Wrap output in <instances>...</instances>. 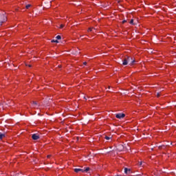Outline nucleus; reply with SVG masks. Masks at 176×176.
<instances>
[{
    "mask_svg": "<svg viewBox=\"0 0 176 176\" xmlns=\"http://www.w3.org/2000/svg\"><path fill=\"white\" fill-rule=\"evenodd\" d=\"M5 21H6V16L4 13H0V25H2V23Z\"/></svg>",
    "mask_w": 176,
    "mask_h": 176,
    "instance_id": "nucleus-1",
    "label": "nucleus"
},
{
    "mask_svg": "<svg viewBox=\"0 0 176 176\" xmlns=\"http://www.w3.org/2000/svg\"><path fill=\"white\" fill-rule=\"evenodd\" d=\"M128 64L129 65H134V63H135V59H133L131 56H126Z\"/></svg>",
    "mask_w": 176,
    "mask_h": 176,
    "instance_id": "nucleus-2",
    "label": "nucleus"
},
{
    "mask_svg": "<svg viewBox=\"0 0 176 176\" xmlns=\"http://www.w3.org/2000/svg\"><path fill=\"white\" fill-rule=\"evenodd\" d=\"M124 116H126L125 113H117V114H116V118H117V119H123V118H124Z\"/></svg>",
    "mask_w": 176,
    "mask_h": 176,
    "instance_id": "nucleus-3",
    "label": "nucleus"
},
{
    "mask_svg": "<svg viewBox=\"0 0 176 176\" xmlns=\"http://www.w3.org/2000/svg\"><path fill=\"white\" fill-rule=\"evenodd\" d=\"M32 140H34V141H36V140H39L40 137H39V135L36 133H34L32 135Z\"/></svg>",
    "mask_w": 176,
    "mask_h": 176,
    "instance_id": "nucleus-4",
    "label": "nucleus"
},
{
    "mask_svg": "<svg viewBox=\"0 0 176 176\" xmlns=\"http://www.w3.org/2000/svg\"><path fill=\"white\" fill-rule=\"evenodd\" d=\"M127 64H129V62H128V60H127V56H126V57H125V58H124V60H122V65H127Z\"/></svg>",
    "mask_w": 176,
    "mask_h": 176,
    "instance_id": "nucleus-5",
    "label": "nucleus"
},
{
    "mask_svg": "<svg viewBox=\"0 0 176 176\" xmlns=\"http://www.w3.org/2000/svg\"><path fill=\"white\" fill-rule=\"evenodd\" d=\"M80 171H81V173H85V170H83V169H82V168H74L75 173H79Z\"/></svg>",
    "mask_w": 176,
    "mask_h": 176,
    "instance_id": "nucleus-6",
    "label": "nucleus"
},
{
    "mask_svg": "<svg viewBox=\"0 0 176 176\" xmlns=\"http://www.w3.org/2000/svg\"><path fill=\"white\" fill-rule=\"evenodd\" d=\"M124 173L126 174H130V173H131V169H129L127 168H124Z\"/></svg>",
    "mask_w": 176,
    "mask_h": 176,
    "instance_id": "nucleus-7",
    "label": "nucleus"
},
{
    "mask_svg": "<svg viewBox=\"0 0 176 176\" xmlns=\"http://www.w3.org/2000/svg\"><path fill=\"white\" fill-rule=\"evenodd\" d=\"M32 104L33 108H36V107L38 106V102H36L35 101H32Z\"/></svg>",
    "mask_w": 176,
    "mask_h": 176,
    "instance_id": "nucleus-8",
    "label": "nucleus"
},
{
    "mask_svg": "<svg viewBox=\"0 0 176 176\" xmlns=\"http://www.w3.org/2000/svg\"><path fill=\"white\" fill-rule=\"evenodd\" d=\"M95 30H96L95 28H90L88 29V32H94Z\"/></svg>",
    "mask_w": 176,
    "mask_h": 176,
    "instance_id": "nucleus-9",
    "label": "nucleus"
},
{
    "mask_svg": "<svg viewBox=\"0 0 176 176\" xmlns=\"http://www.w3.org/2000/svg\"><path fill=\"white\" fill-rule=\"evenodd\" d=\"M5 133H2L0 132V140H2V138H3L5 137Z\"/></svg>",
    "mask_w": 176,
    "mask_h": 176,
    "instance_id": "nucleus-10",
    "label": "nucleus"
},
{
    "mask_svg": "<svg viewBox=\"0 0 176 176\" xmlns=\"http://www.w3.org/2000/svg\"><path fill=\"white\" fill-rule=\"evenodd\" d=\"M90 170V168L89 167H87L85 170H83L84 173H87V171H89Z\"/></svg>",
    "mask_w": 176,
    "mask_h": 176,
    "instance_id": "nucleus-11",
    "label": "nucleus"
},
{
    "mask_svg": "<svg viewBox=\"0 0 176 176\" xmlns=\"http://www.w3.org/2000/svg\"><path fill=\"white\" fill-rule=\"evenodd\" d=\"M52 43H58V41L57 40H52L51 41Z\"/></svg>",
    "mask_w": 176,
    "mask_h": 176,
    "instance_id": "nucleus-12",
    "label": "nucleus"
},
{
    "mask_svg": "<svg viewBox=\"0 0 176 176\" xmlns=\"http://www.w3.org/2000/svg\"><path fill=\"white\" fill-rule=\"evenodd\" d=\"M129 23L132 24V25H134V19H131Z\"/></svg>",
    "mask_w": 176,
    "mask_h": 176,
    "instance_id": "nucleus-13",
    "label": "nucleus"
},
{
    "mask_svg": "<svg viewBox=\"0 0 176 176\" xmlns=\"http://www.w3.org/2000/svg\"><path fill=\"white\" fill-rule=\"evenodd\" d=\"M26 9H30V8H31V5L30 4H28L25 6Z\"/></svg>",
    "mask_w": 176,
    "mask_h": 176,
    "instance_id": "nucleus-14",
    "label": "nucleus"
},
{
    "mask_svg": "<svg viewBox=\"0 0 176 176\" xmlns=\"http://www.w3.org/2000/svg\"><path fill=\"white\" fill-rule=\"evenodd\" d=\"M104 139H105V140H109L111 139V138H110V137H108V136H107V135H105V136H104Z\"/></svg>",
    "mask_w": 176,
    "mask_h": 176,
    "instance_id": "nucleus-15",
    "label": "nucleus"
},
{
    "mask_svg": "<svg viewBox=\"0 0 176 176\" xmlns=\"http://www.w3.org/2000/svg\"><path fill=\"white\" fill-rule=\"evenodd\" d=\"M56 38V39L60 40V39H61V36L58 35Z\"/></svg>",
    "mask_w": 176,
    "mask_h": 176,
    "instance_id": "nucleus-16",
    "label": "nucleus"
},
{
    "mask_svg": "<svg viewBox=\"0 0 176 176\" xmlns=\"http://www.w3.org/2000/svg\"><path fill=\"white\" fill-rule=\"evenodd\" d=\"M157 97H160V93H157Z\"/></svg>",
    "mask_w": 176,
    "mask_h": 176,
    "instance_id": "nucleus-17",
    "label": "nucleus"
},
{
    "mask_svg": "<svg viewBox=\"0 0 176 176\" xmlns=\"http://www.w3.org/2000/svg\"><path fill=\"white\" fill-rule=\"evenodd\" d=\"M60 28H64V25H60Z\"/></svg>",
    "mask_w": 176,
    "mask_h": 176,
    "instance_id": "nucleus-18",
    "label": "nucleus"
},
{
    "mask_svg": "<svg viewBox=\"0 0 176 176\" xmlns=\"http://www.w3.org/2000/svg\"><path fill=\"white\" fill-rule=\"evenodd\" d=\"M139 166H142V162H139Z\"/></svg>",
    "mask_w": 176,
    "mask_h": 176,
    "instance_id": "nucleus-19",
    "label": "nucleus"
},
{
    "mask_svg": "<svg viewBox=\"0 0 176 176\" xmlns=\"http://www.w3.org/2000/svg\"><path fill=\"white\" fill-rule=\"evenodd\" d=\"M124 23H126V20H124V21H122V24H124Z\"/></svg>",
    "mask_w": 176,
    "mask_h": 176,
    "instance_id": "nucleus-20",
    "label": "nucleus"
},
{
    "mask_svg": "<svg viewBox=\"0 0 176 176\" xmlns=\"http://www.w3.org/2000/svg\"><path fill=\"white\" fill-rule=\"evenodd\" d=\"M87 65V63L85 62L84 65Z\"/></svg>",
    "mask_w": 176,
    "mask_h": 176,
    "instance_id": "nucleus-21",
    "label": "nucleus"
},
{
    "mask_svg": "<svg viewBox=\"0 0 176 176\" xmlns=\"http://www.w3.org/2000/svg\"><path fill=\"white\" fill-rule=\"evenodd\" d=\"M28 67H32V65H28Z\"/></svg>",
    "mask_w": 176,
    "mask_h": 176,
    "instance_id": "nucleus-22",
    "label": "nucleus"
},
{
    "mask_svg": "<svg viewBox=\"0 0 176 176\" xmlns=\"http://www.w3.org/2000/svg\"><path fill=\"white\" fill-rule=\"evenodd\" d=\"M136 176H142L141 175H137Z\"/></svg>",
    "mask_w": 176,
    "mask_h": 176,
    "instance_id": "nucleus-23",
    "label": "nucleus"
},
{
    "mask_svg": "<svg viewBox=\"0 0 176 176\" xmlns=\"http://www.w3.org/2000/svg\"><path fill=\"white\" fill-rule=\"evenodd\" d=\"M47 157H50V155H47Z\"/></svg>",
    "mask_w": 176,
    "mask_h": 176,
    "instance_id": "nucleus-24",
    "label": "nucleus"
},
{
    "mask_svg": "<svg viewBox=\"0 0 176 176\" xmlns=\"http://www.w3.org/2000/svg\"><path fill=\"white\" fill-rule=\"evenodd\" d=\"M109 89H111V87L109 86Z\"/></svg>",
    "mask_w": 176,
    "mask_h": 176,
    "instance_id": "nucleus-25",
    "label": "nucleus"
}]
</instances>
